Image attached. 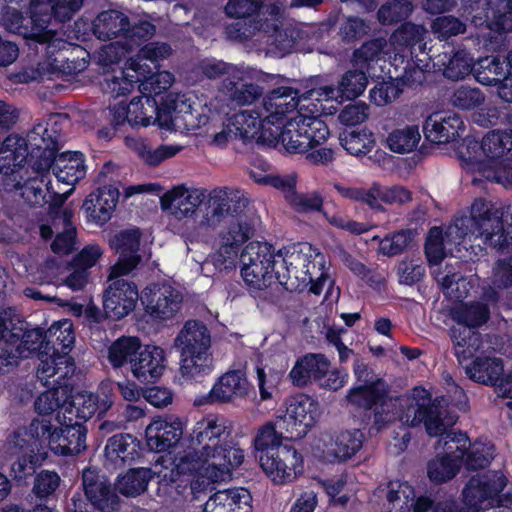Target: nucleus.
Listing matches in <instances>:
<instances>
[{"label": "nucleus", "instance_id": "1", "mask_svg": "<svg viewBox=\"0 0 512 512\" xmlns=\"http://www.w3.org/2000/svg\"><path fill=\"white\" fill-rule=\"evenodd\" d=\"M230 435L224 417L209 415L197 422L190 445L174 457L173 468L158 473L159 484L175 489L189 486L196 497L213 489L244 461V451L227 441Z\"/></svg>", "mask_w": 512, "mask_h": 512}, {"label": "nucleus", "instance_id": "2", "mask_svg": "<svg viewBox=\"0 0 512 512\" xmlns=\"http://www.w3.org/2000/svg\"><path fill=\"white\" fill-rule=\"evenodd\" d=\"M286 414L275 423L267 422L254 439L255 457L263 471L276 483H288L303 473L301 453L290 443L304 438L317 423L319 404L306 394H296L286 401Z\"/></svg>", "mask_w": 512, "mask_h": 512}, {"label": "nucleus", "instance_id": "3", "mask_svg": "<svg viewBox=\"0 0 512 512\" xmlns=\"http://www.w3.org/2000/svg\"><path fill=\"white\" fill-rule=\"evenodd\" d=\"M443 399L433 398L424 387H415L410 396L400 402L399 419L410 427L423 425L431 437H440L438 446L442 454L427 463V475L432 483L443 484L452 480L463 466L467 433L454 431L452 427L457 415L452 414L442 404Z\"/></svg>", "mask_w": 512, "mask_h": 512}, {"label": "nucleus", "instance_id": "4", "mask_svg": "<svg viewBox=\"0 0 512 512\" xmlns=\"http://www.w3.org/2000/svg\"><path fill=\"white\" fill-rule=\"evenodd\" d=\"M224 218H228V222L219 233L220 254L234 259L243 244L255 236L261 218L242 190L218 187L208 195L207 220L215 224Z\"/></svg>", "mask_w": 512, "mask_h": 512}, {"label": "nucleus", "instance_id": "5", "mask_svg": "<svg viewBox=\"0 0 512 512\" xmlns=\"http://www.w3.org/2000/svg\"><path fill=\"white\" fill-rule=\"evenodd\" d=\"M84 0H30L24 11L7 6L2 19L6 27L22 36L27 45H45L46 53H54L61 40L49 28L52 21L66 23L81 9Z\"/></svg>", "mask_w": 512, "mask_h": 512}, {"label": "nucleus", "instance_id": "6", "mask_svg": "<svg viewBox=\"0 0 512 512\" xmlns=\"http://www.w3.org/2000/svg\"><path fill=\"white\" fill-rule=\"evenodd\" d=\"M33 147L32 157L36 158L34 170L39 174L52 170L59 182L74 186L86 175L85 156L79 151L58 153L60 134L49 129L48 124L38 123L33 126L30 136Z\"/></svg>", "mask_w": 512, "mask_h": 512}, {"label": "nucleus", "instance_id": "7", "mask_svg": "<svg viewBox=\"0 0 512 512\" xmlns=\"http://www.w3.org/2000/svg\"><path fill=\"white\" fill-rule=\"evenodd\" d=\"M302 98L299 90L288 86H279L269 91L263 98L262 110H243L231 118V124L238 131L244 141L251 140L264 129L269 130L281 125L290 119L288 114L298 109Z\"/></svg>", "mask_w": 512, "mask_h": 512}, {"label": "nucleus", "instance_id": "8", "mask_svg": "<svg viewBox=\"0 0 512 512\" xmlns=\"http://www.w3.org/2000/svg\"><path fill=\"white\" fill-rule=\"evenodd\" d=\"M462 237H480L486 246L498 253L509 252L512 247V224L503 214L482 198L473 201L469 216L456 220Z\"/></svg>", "mask_w": 512, "mask_h": 512}, {"label": "nucleus", "instance_id": "9", "mask_svg": "<svg viewBox=\"0 0 512 512\" xmlns=\"http://www.w3.org/2000/svg\"><path fill=\"white\" fill-rule=\"evenodd\" d=\"M181 350L180 371L183 377L198 381L213 369V359L209 352L211 335L201 320H188L175 339Z\"/></svg>", "mask_w": 512, "mask_h": 512}, {"label": "nucleus", "instance_id": "10", "mask_svg": "<svg viewBox=\"0 0 512 512\" xmlns=\"http://www.w3.org/2000/svg\"><path fill=\"white\" fill-rule=\"evenodd\" d=\"M55 421L60 425L56 427L49 420H32L27 428V434L40 445L47 443L49 449L56 455H78L86 449L87 427L72 417L63 415L61 420L59 412Z\"/></svg>", "mask_w": 512, "mask_h": 512}, {"label": "nucleus", "instance_id": "11", "mask_svg": "<svg viewBox=\"0 0 512 512\" xmlns=\"http://www.w3.org/2000/svg\"><path fill=\"white\" fill-rule=\"evenodd\" d=\"M47 332L49 351L47 357L41 360L37 368V377L45 380L59 375V378H68L74 373L75 362L70 355L75 342L73 325L69 321L58 322L52 325Z\"/></svg>", "mask_w": 512, "mask_h": 512}, {"label": "nucleus", "instance_id": "12", "mask_svg": "<svg viewBox=\"0 0 512 512\" xmlns=\"http://www.w3.org/2000/svg\"><path fill=\"white\" fill-rule=\"evenodd\" d=\"M275 256L274 247L267 242H250L243 248L239 255L241 276L250 288L262 290L273 278H280L275 270Z\"/></svg>", "mask_w": 512, "mask_h": 512}, {"label": "nucleus", "instance_id": "13", "mask_svg": "<svg viewBox=\"0 0 512 512\" xmlns=\"http://www.w3.org/2000/svg\"><path fill=\"white\" fill-rule=\"evenodd\" d=\"M182 294L168 283H151L140 295L145 312L154 320L173 318L181 308Z\"/></svg>", "mask_w": 512, "mask_h": 512}, {"label": "nucleus", "instance_id": "14", "mask_svg": "<svg viewBox=\"0 0 512 512\" xmlns=\"http://www.w3.org/2000/svg\"><path fill=\"white\" fill-rule=\"evenodd\" d=\"M508 478L500 470H489L472 476L462 491V501L474 512L482 509V504L499 496L506 487Z\"/></svg>", "mask_w": 512, "mask_h": 512}, {"label": "nucleus", "instance_id": "15", "mask_svg": "<svg viewBox=\"0 0 512 512\" xmlns=\"http://www.w3.org/2000/svg\"><path fill=\"white\" fill-rule=\"evenodd\" d=\"M7 339L19 347L23 357L37 354L40 361L47 357L49 351V339L47 332L41 327H33L29 322L20 317L8 318Z\"/></svg>", "mask_w": 512, "mask_h": 512}, {"label": "nucleus", "instance_id": "16", "mask_svg": "<svg viewBox=\"0 0 512 512\" xmlns=\"http://www.w3.org/2000/svg\"><path fill=\"white\" fill-rule=\"evenodd\" d=\"M141 235L139 228H132L121 230L109 239L110 248L119 256L111 267L110 277L127 275L138 266Z\"/></svg>", "mask_w": 512, "mask_h": 512}, {"label": "nucleus", "instance_id": "17", "mask_svg": "<svg viewBox=\"0 0 512 512\" xmlns=\"http://www.w3.org/2000/svg\"><path fill=\"white\" fill-rule=\"evenodd\" d=\"M103 296V308L109 319L118 321L129 315L136 307L140 295L136 284L114 277Z\"/></svg>", "mask_w": 512, "mask_h": 512}, {"label": "nucleus", "instance_id": "18", "mask_svg": "<svg viewBox=\"0 0 512 512\" xmlns=\"http://www.w3.org/2000/svg\"><path fill=\"white\" fill-rule=\"evenodd\" d=\"M261 131V129L259 130ZM252 139L255 143L267 147H276L279 143L282 144L285 151L289 154H303L308 152L310 145H306L305 136L300 130L299 122L296 117L291 118L289 121L276 125L272 129L260 132Z\"/></svg>", "mask_w": 512, "mask_h": 512}, {"label": "nucleus", "instance_id": "19", "mask_svg": "<svg viewBox=\"0 0 512 512\" xmlns=\"http://www.w3.org/2000/svg\"><path fill=\"white\" fill-rule=\"evenodd\" d=\"M32 129L28 132L27 138L18 135H8L0 146V173L5 176H16L26 163L34 169L36 158L32 157L33 147L30 136Z\"/></svg>", "mask_w": 512, "mask_h": 512}, {"label": "nucleus", "instance_id": "20", "mask_svg": "<svg viewBox=\"0 0 512 512\" xmlns=\"http://www.w3.org/2000/svg\"><path fill=\"white\" fill-rule=\"evenodd\" d=\"M142 451L137 437L128 433L115 434L105 446V467L108 470L125 469L142 457Z\"/></svg>", "mask_w": 512, "mask_h": 512}, {"label": "nucleus", "instance_id": "21", "mask_svg": "<svg viewBox=\"0 0 512 512\" xmlns=\"http://www.w3.org/2000/svg\"><path fill=\"white\" fill-rule=\"evenodd\" d=\"M166 354L163 348L155 345H142L131 360V372L143 384L156 383L166 368Z\"/></svg>", "mask_w": 512, "mask_h": 512}, {"label": "nucleus", "instance_id": "22", "mask_svg": "<svg viewBox=\"0 0 512 512\" xmlns=\"http://www.w3.org/2000/svg\"><path fill=\"white\" fill-rule=\"evenodd\" d=\"M465 128L463 119L454 112L434 113L428 116L423 123L425 139L435 144L458 141Z\"/></svg>", "mask_w": 512, "mask_h": 512}, {"label": "nucleus", "instance_id": "23", "mask_svg": "<svg viewBox=\"0 0 512 512\" xmlns=\"http://www.w3.org/2000/svg\"><path fill=\"white\" fill-rule=\"evenodd\" d=\"M120 196L117 186H100L85 198L82 204L86 218L99 226L106 224L112 217Z\"/></svg>", "mask_w": 512, "mask_h": 512}, {"label": "nucleus", "instance_id": "24", "mask_svg": "<svg viewBox=\"0 0 512 512\" xmlns=\"http://www.w3.org/2000/svg\"><path fill=\"white\" fill-rule=\"evenodd\" d=\"M248 381L241 370H232L222 375L210 392L197 399L195 404L205 405L229 402L234 396L247 395Z\"/></svg>", "mask_w": 512, "mask_h": 512}, {"label": "nucleus", "instance_id": "25", "mask_svg": "<svg viewBox=\"0 0 512 512\" xmlns=\"http://www.w3.org/2000/svg\"><path fill=\"white\" fill-rule=\"evenodd\" d=\"M329 368L330 361L324 354L307 353L296 360L289 372V378L295 386L305 387L323 380Z\"/></svg>", "mask_w": 512, "mask_h": 512}, {"label": "nucleus", "instance_id": "26", "mask_svg": "<svg viewBox=\"0 0 512 512\" xmlns=\"http://www.w3.org/2000/svg\"><path fill=\"white\" fill-rule=\"evenodd\" d=\"M182 434L181 421L168 422L164 419H156L146 427V445L150 451L165 452L180 441Z\"/></svg>", "mask_w": 512, "mask_h": 512}, {"label": "nucleus", "instance_id": "27", "mask_svg": "<svg viewBox=\"0 0 512 512\" xmlns=\"http://www.w3.org/2000/svg\"><path fill=\"white\" fill-rule=\"evenodd\" d=\"M222 90L233 105H250L258 100L264 93L262 86L254 83L242 71L226 77L222 82Z\"/></svg>", "mask_w": 512, "mask_h": 512}, {"label": "nucleus", "instance_id": "28", "mask_svg": "<svg viewBox=\"0 0 512 512\" xmlns=\"http://www.w3.org/2000/svg\"><path fill=\"white\" fill-rule=\"evenodd\" d=\"M82 484L90 504L101 512H114L119 508V497L110 483L99 481L98 475L84 472Z\"/></svg>", "mask_w": 512, "mask_h": 512}, {"label": "nucleus", "instance_id": "29", "mask_svg": "<svg viewBox=\"0 0 512 512\" xmlns=\"http://www.w3.org/2000/svg\"><path fill=\"white\" fill-rule=\"evenodd\" d=\"M389 396V386L384 379L370 385H353L346 394L347 402L356 409L370 412L374 406H385Z\"/></svg>", "mask_w": 512, "mask_h": 512}, {"label": "nucleus", "instance_id": "30", "mask_svg": "<svg viewBox=\"0 0 512 512\" xmlns=\"http://www.w3.org/2000/svg\"><path fill=\"white\" fill-rule=\"evenodd\" d=\"M206 198L204 190L189 191L184 186H177L166 192L161 198L162 209L175 208V213L183 217L192 216Z\"/></svg>", "mask_w": 512, "mask_h": 512}, {"label": "nucleus", "instance_id": "31", "mask_svg": "<svg viewBox=\"0 0 512 512\" xmlns=\"http://www.w3.org/2000/svg\"><path fill=\"white\" fill-rule=\"evenodd\" d=\"M364 443V434L360 429L344 430L331 437L327 445V454L335 462H346L355 456Z\"/></svg>", "mask_w": 512, "mask_h": 512}, {"label": "nucleus", "instance_id": "32", "mask_svg": "<svg viewBox=\"0 0 512 512\" xmlns=\"http://www.w3.org/2000/svg\"><path fill=\"white\" fill-rule=\"evenodd\" d=\"M128 27V16L122 11L109 9L101 11L92 21L91 30L93 35L101 40L107 41L124 35Z\"/></svg>", "mask_w": 512, "mask_h": 512}, {"label": "nucleus", "instance_id": "33", "mask_svg": "<svg viewBox=\"0 0 512 512\" xmlns=\"http://www.w3.org/2000/svg\"><path fill=\"white\" fill-rule=\"evenodd\" d=\"M66 378H59L55 380L57 386H54L42 393L36 398L34 408L39 417L33 420L44 421L49 420L52 422L54 412L64 406L70 395L66 385L61 383V380Z\"/></svg>", "mask_w": 512, "mask_h": 512}, {"label": "nucleus", "instance_id": "34", "mask_svg": "<svg viewBox=\"0 0 512 512\" xmlns=\"http://www.w3.org/2000/svg\"><path fill=\"white\" fill-rule=\"evenodd\" d=\"M503 372V360L497 357H476L470 365L466 366V374L469 379L493 387Z\"/></svg>", "mask_w": 512, "mask_h": 512}, {"label": "nucleus", "instance_id": "35", "mask_svg": "<svg viewBox=\"0 0 512 512\" xmlns=\"http://www.w3.org/2000/svg\"><path fill=\"white\" fill-rule=\"evenodd\" d=\"M508 54L489 55L480 58L475 64V79L485 86H497L507 73Z\"/></svg>", "mask_w": 512, "mask_h": 512}, {"label": "nucleus", "instance_id": "36", "mask_svg": "<svg viewBox=\"0 0 512 512\" xmlns=\"http://www.w3.org/2000/svg\"><path fill=\"white\" fill-rule=\"evenodd\" d=\"M146 104L153 114V124L161 128H170L173 124V113L178 111V96L172 93H156L145 98Z\"/></svg>", "mask_w": 512, "mask_h": 512}, {"label": "nucleus", "instance_id": "37", "mask_svg": "<svg viewBox=\"0 0 512 512\" xmlns=\"http://www.w3.org/2000/svg\"><path fill=\"white\" fill-rule=\"evenodd\" d=\"M341 146L351 155L368 154L375 145L374 135L367 128H344L339 134Z\"/></svg>", "mask_w": 512, "mask_h": 512}, {"label": "nucleus", "instance_id": "38", "mask_svg": "<svg viewBox=\"0 0 512 512\" xmlns=\"http://www.w3.org/2000/svg\"><path fill=\"white\" fill-rule=\"evenodd\" d=\"M495 455V445L490 441L470 440L465 444L463 466L468 471H476L488 467Z\"/></svg>", "mask_w": 512, "mask_h": 512}, {"label": "nucleus", "instance_id": "39", "mask_svg": "<svg viewBox=\"0 0 512 512\" xmlns=\"http://www.w3.org/2000/svg\"><path fill=\"white\" fill-rule=\"evenodd\" d=\"M451 340L454 355L460 365L472 359L482 343L481 334L479 332L466 328L452 330Z\"/></svg>", "mask_w": 512, "mask_h": 512}, {"label": "nucleus", "instance_id": "40", "mask_svg": "<svg viewBox=\"0 0 512 512\" xmlns=\"http://www.w3.org/2000/svg\"><path fill=\"white\" fill-rule=\"evenodd\" d=\"M141 347L142 343L138 337L121 336L109 346L108 360L114 368H121L126 363L131 365V360Z\"/></svg>", "mask_w": 512, "mask_h": 512}, {"label": "nucleus", "instance_id": "41", "mask_svg": "<svg viewBox=\"0 0 512 512\" xmlns=\"http://www.w3.org/2000/svg\"><path fill=\"white\" fill-rule=\"evenodd\" d=\"M511 132L490 131L481 140V153L483 158L488 161L499 159H509V143L511 141Z\"/></svg>", "mask_w": 512, "mask_h": 512}, {"label": "nucleus", "instance_id": "42", "mask_svg": "<svg viewBox=\"0 0 512 512\" xmlns=\"http://www.w3.org/2000/svg\"><path fill=\"white\" fill-rule=\"evenodd\" d=\"M453 317L458 324L472 330L481 327L489 320L490 309L487 304L475 301L457 308Z\"/></svg>", "mask_w": 512, "mask_h": 512}, {"label": "nucleus", "instance_id": "43", "mask_svg": "<svg viewBox=\"0 0 512 512\" xmlns=\"http://www.w3.org/2000/svg\"><path fill=\"white\" fill-rule=\"evenodd\" d=\"M443 76L449 80L457 81L464 79L471 72H475V64L466 50L454 51L451 55L444 54Z\"/></svg>", "mask_w": 512, "mask_h": 512}, {"label": "nucleus", "instance_id": "44", "mask_svg": "<svg viewBox=\"0 0 512 512\" xmlns=\"http://www.w3.org/2000/svg\"><path fill=\"white\" fill-rule=\"evenodd\" d=\"M150 478V468H131L118 478V491L126 497H136L146 490Z\"/></svg>", "mask_w": 512, "mask_h": 512}, {"label": "nucleus", "instance_id": "45", "mask_svg": "<svg viewBox=\"0 0 512 512\" xmlns=\"http://www.w3.org/2000/svg\"><path fill=\"white\" fill-rule=\"evenodd\" d=\"M421 139L419 128L416 125H407L404 128L394 129L387 137L388 148L398 154L412 152Z\"/></svg>", "mask_w": 512, "mask_h": 512}, {"label": "nucleus", "instance_id": "46", "mask_svg": "<svg viewBox=\"0 0 512 512\" xmlns=\"http://www.w3.org/2000/svg\"><path fill=\"white\" fill-rule=\"evenodd\" d=\"M71 406L76 409L77 420L85 422L94 416L101 417L111 406V401L101 400L98 395L89 393L78 396Z\"/></svg>", "mask_w": 512, "mask_h": 512}, {"label": "nucleus", "instance_id": "47", "mask_svg": "<svg viewBox=\"0 0 512 512\" xmlns=\"http://www.w3.org/2000/svg\"><path fill=\"white\" fill-rule=\"evenodd\" d=\"M300 125V130L307 140L306 145L310 149L316 148L327 141L330 136L329 128L325 121L315 116L298 115L296 117Z\"/></svg>", "mask_w": 512, "mask_h": 512}, {"label": "nucleus", "instance_id": "48", "mask_svg": "<svg viewBox=\"0 0 512 512\" xmlns=\"http://www.w3.org/2000/svg\"><path fill=\"white\" fill-rule=\"evenodd\" d=\"M368 84L367 74L360 69L346 71L340 78V101L355 100L366 89Z\"/></svg>", "mask_w": 512, "mask_h": 512}, {"label": "nucleus", "instance_id": "49", "mask_svg": "<svg viewBox=\"0 0 512 512\" xmlns=\"http://www.w3.org/2000/svg\"><path fill=\"white\" fill-rule=\"evenodd\" d=\"M412 229H401L386 235L379 243V251L385 256L393 257L402 254L413 242Z\"/></svg>", "mask_w": 512, "mask_h": 512}, {"label": "nucleus", "instance_id": "50", "mask_svg": "<svg viewBox=\"0 0 512 512\" xmlns=\"http://www.w3.org/2000/svg\"><path fill=\"white\" fill-rule=\"evenodd\" d=\"M402 94L401 85L398 84L396 78L391 76L388 79L378 81L369 91L370 101L376 106L382 107Z\"/></svg>", "mask_w": 512, "mask_h": 512}, {"label": "nucleus", "instance_id": "51", "mask_svg": "<svg viewBox=\"0 0 512 512\" xmlns=\"http://www.w3.org/2000/svg\"><path fill=\"white\" fill-rule=\"evenodd\" d=\"M425 28L411 22L401 24L391 35L393 44L404 48H413L424 39Z\"/></svg>", "mask_w": 512, "mask_h": 512}, {"label": "nucleus", "instance_id": "52", "mask_svg": "<svg viewBox=\"0 0 512 512\" xmlns=\"http://www.w3.org/2000/svg\"><path fill=\"white\" fill-rule=\"evenodd\" d=\"M180 147L176 145L162 144L156 149H153L146 143H141L137 148L138 156L148 166L156 167L163 161L174 157L179 151Z\"/></svg>", "mask_w": 512, "mask_h": 512}, {"label": "nucleus", "instance_id": "53", "mask_svg": "<svg viewBox=\"0 0 512 512\" xmlns=\"http://www.w3.org/2000/svg\"><path fill=\"white\" fill-rule=\"evenodd\" d=\"M485 96L477 87L461 85L453 92L451 102L462 110H473L483 104Z\"/></svg>", "mask_w": 512, "mask_h": 512}, {"label": "nucleus", "instance_id": "54", "mask_svg": "<svg viewBox=\"0 0 512 512\" xmlns=\"http://www.w3.org/2000/svg\"><path fill=\"white\" fill-rule=\"evenodd\" d=\"M61 478L55 471L41 470L36 474L32 491L40 500H47L58 489Z\"/></svg>", "mask_w": 512, "mask_h": 512}, {"label": "nucleus", "instance_id": "55", "mask_svg": "<svg viewBox=\"0 0 512 512\" xmlns=\"http://www.w3.org/2000/svg\"><path fill=\"white\" fill-rule=\"evenodd\" d=\"M370 31L368 22L358 16L347 17L340 26L339 35L343 42L353 43L361 40Z\"/></svg>", "mask_w": 512, "mask_h": 512}, {"label": "nucleus", "instance_id": "56", "mask_svg": "<svg viewBox=\"0 0 512 512\" xmlns=\"http://www.w3.org/2000/svg\"><path fill=\"white\" fill-rule=\"evenodd\" d=\"M288 204L298 213L320 212L323 208V197L318 192L291 195Z\"/></svg>", "mask_w": 512, "mask_h": 512}, {"label": "nucleus", "instance_id": "57", "mask_svg": "<svg viewBox=\"0 0 512 512\" xmlns=\"http://www.w3.org/2000/svg\"><path fill=\"white\" fill-rule=\"evenodd\" d=\"M48 191L42 180H29L21 187V196L30 207H44L48 202Z\"/></svg>", "mask_w": 512, "mask_h": 512}, {"label": "nucleus", "instance_id": "58", "mask_svg": "<svg viewBox=\"0 0 512 512\" xmlns=\"http://www.w3.org/2000/svg\"><path fill=\"white\" fill-rule=\"evenodd\" d=\"M148 95L134 97L127 106L129 107L130 126L148 127L153 124V114L146 104L145 98Z\"/></svg>", "mask_w": 512, "mask_h": 512}, {"label": "nucleus", "instance_id": "59", "mask_svg": "<svg viewBox=\"0 0 512 512\" xmlns=\"http://www.w3.org/2000/svg\"><path fill=\"white\" fill-rule=\"evenodd\" d=\"M369 115V106L364 102H357L345 106L338 115V120L345 128H359Z\"/></svg>", "mask_w": 512, "mask_h": 512}, {"label": "nucleus", "instance_id": "60", "mask_svg": "<svg viewBox=\"0 0 512 512\" xmlns=\"http://www.w3.org/2000/svg\"><path fill=\"white\" fill-rule=\"evenodd\" d=\"M37 459L34 454H24L12 463L10 476L17 483L22 485L26 483V479L32 476L36 470Z\"/></svg>", "mask_w": 512, "mask_h": 512}, {"label": "nucleus", "instance_id": "61", "mask_svg": "<svg viewBox=\"0 0 512 512\" xmlns=\"http://www.w3.org/2000/svg\"><path fill=\"white\" fill-rule=\"evenodd\" d=\"M383 48L384 42L382 39L376 38L366 41L354 51V60L362 67H369L370 62L376 61L379 58Z\"/></svg>", "mask_w": 512, "mask_h": 512}, {"label": "nucleus", "instance_id": "62", "mask_svg": "<svg viewBox=\"0 0 512 512\" xmlns=\"http://www.w3.org/2000/svg\"><path fill=\"white\" fill-rule=\"evenodd\" d=\"M22 357L19 347L17 348L11 339L5 338L0 343V375L12 372Z\"/></svg>", "mask_w": 512, "mask_h": 512}, {"label": "nucleus", "instance_id": "63", "mask_svg": "<svg viewBox=\"0 0 512 512\" xmlns=\"http://www.w3.org/2000/svg\"><path fill=\"white\" fill-rule=\"evenodd\" d=\"M261 7L260 0H229L225 12L231 18L245 19L257 14Z\"/></svg>", "mask_w": 512, "mask_h": 512}, {"label": "nucleus", "instance_id": "64", "mask_svg": "<svg viewBox=\"0 0 512 512\" xmlns=\"http://www.w3.org/2000/svg\"><path fill=\"white\" fill-rule=\"evenodd\" d=\"M491 283L500 290L512 287V256L496 261L492 271Z\"/></svg>", "mask_w": 512, "mask_h": 512}]
</instances>
